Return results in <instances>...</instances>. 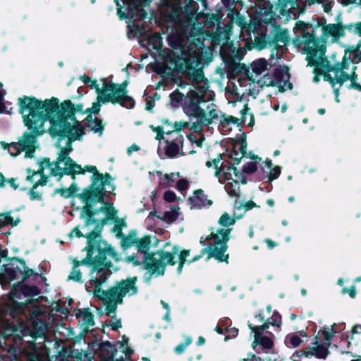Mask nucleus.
Returning a JSON list of instances; mask_svg holds the SVG:
<instances>
[{
	"mask_svg": "<svg viewBox=\"0 0 361 361\" xmlns=\"http://www.w3.org/2000/svg\"><path fill=\"white\" fill-rule=\"evenodd\" d=\"M302 343H303V340L295 334H289L285 338V343L288 347L291 346L293 348H296Z\"/></svg>",
	"mask_w": 361,
	"mask_h": 361,
	"instance_id": "8fccbe9b",
	"label": "nucleus"
},
{
	"mask_svg": "<svg viewBox=\"0 0 361 361\" xmlns=\"http://www.w3.org/2000/svg\"><path fill=\"white\" fill-rule=\"evenodd\" d=\"M18 105L24 125L30 130L23 133V139L18 141V145L21 150L25 152V158H33L36 149L34 145L36 137L45 132L43 129L44 123H42L43 118L41 116H37L38 112L30 106V104L23 96L18 99Z\"/></svg>",
	"mask_w": 361,
	"mask_h": 361,
	"instance_id": "f257e3e1",
	"label": "nucleus"
},
{
	"mask_svg": "<svg viewBox=\"0 0 361 361\" xmlns=\"http://www.w3.org/2000/svg\"><path fill=\"white\" fill-rule=\"evenodd\" d=\"M4 267H5L4 276L10 281H14L18 276L21 277L23 281H26L31 276L34 281L38 278V273L27 267L25 260L18 257H11V262Z\"/></svg>",
	"mask_w": 361,
	"mask_h": 361,
	"instance_id": "9d476101",
	"label": "nucleus"
},
{
	"mask_svg": "<svg viewBox=\"0 0 361 361\" xmlns=\"http://www.w3.org/2000/svg\"><path fill=\"white\" fill-rule=\"evenodd\" d=\"M247 326L248 328L255 334L254 341L252 343V348L255 350L257 353H259V351L256 350V348L258 345H260L262 351L264 353H268L274 347V341L271 338L262 334V331L268 329L267 323H264L259 325L253 324L250 322H248Z\"/></svg>",
	"mask_w": 361,
	"mask_h": 361,
	"instance_id": "4468645a",
	"label": "nucleus"
},
{
	"mask_svg": "<svg viewBox=\"0 0 361 361\" xmlns=\"http://www.w3.org/2000/svg\"><path fill=\"white\" fill-rule=\"evenodd\" d=\"M97 345L100 351L106 352L110 355V357H114L118 353L116 345L110 341H102L97 343Z\"/></svg>",
	"mask_w": 361,
	"mask_h": 361,
	"instance_id": "37998d69",
	"label": "nucleus"
},
{
	"mask_svg": "<svg viewBox=\"0 0 361 361\" xmlns=\"http://www.w3.org/2000/svg\"><path fill=\"white\" fill-rule=\"evenodd\" d=\"M246 133H243L242 136L233 143V151L229 157L233 159L236 165H238L243 157L247 154Z\"/></svg>",
	"mask_w": 361,
	"mask_h": 361,
	"instance_id": "b1692460",
	"label": "nucleus"
},
{
	"mask_svg": "<svg viewBox=\"0 0 361 361\" xmlns=\"http://www.w3.org/2000/svg\"><path fill=\"white\" fill-rule=\"evenodd\" d=\"M184 142V137L180 133H176V136L175 138L171 141L166 140V143L167 144L165 148V154L169 158H174L177 154H180L181 156L185 155L184 152H180L179 144L183 147Z\"/></svg>",
	"mask_w": 361,
	"mask_h": 361,
	"instance_id": "bb28decb",
	"label": "nucleus"
},
{
	"mask_svg": "<svg viewBox=\"0 0 361 361\" xmlns=\"http://www.w3.org/2000/svg\"><path fill=\"white\" fill-rule=\"evenodd\" d=\"M321 331L324 341H319L318 336H314V341L312 342L314 346H309L308 350L303 352L305 357L310 358L314 356L317 359L325 360L331 354V351L329 348L331 346V341L336 334V331L333 329L331 331H329L325 327H324Z\"/></svg>",
	"mask_w": 361,
	"mask_h": 361,
	"instance_id": "f8f14e48",
	"label": "nucleus"
},
{
	"mask_svg": "<svg viewBox=\"0 0 361 361\" xmlns=\"http://www.w3.org/2000/svg\"><path fill=\"white\" fill-rule=\"evenodd\" d=\"M83 174L85 172L92 173V175L91 176V183L87 185L86 188H83L82 192L83 196H86L89 194V192L92 188L94 186V183L98 180L99 177L102 176L99 175V172L98 171L97 167L92 165H86L83 168Z\"/></svg>",
	"mask_w": 361,
	"mask_h": 361,
	"instance_id": "e433bc0d",
	"label": "nucleus"
},
{
	"mask_svg": "<svg viewBox=\"0 0 361 361\" xmlns=\"http://www.w3.org/2000/svg\"><path fill=\"white\" fill-rule=\"evenodd\" d=\"M167 4L161 12L162 18L169 23H185L188 25L195 23L200 13L195 0H173Z\"/></svg>",
	"mask_w": 361,
	"mask_h": 361,
	"instance_id": "7ed1b4c3",
	"label": "nucleus"
},
{
	"mask_svg": "<svg viewBox=\"0 0 361 361\" xmlns=\"http://www.w3.org/2000/svg\"><path fill=\"white\" fill-rule=\"evenodd\" d=\"M91 246L93 248V254L97 252V255L94 256L98 267L100 275L111 274L110 269L113 267V264L110 260H107V255H110L116 262L120 260L119 254L115 250L114 247L109 244L102 238L94 239L91 242Z\"/></svg>",
	"mask_w": 361,
	"mask_h": 361,
	"instance_id": "423d86ee",
	"label": "nucleus"
},
{
	"mask_svg": "<svg viewBox=\"0 0 361 361\" xmlns=\"http://www.w3.org/2000/svg\"><path fill=\"white\" fill-rule=\"evenodd\" d=\"M308 61V65L310 66H314L319 68L324 71L334 72V65H332L327 57H321L317 59L316 57H310V59L306 58Z\"/></svg>",
	"mask_w": 361,
	"mask_h": 361,
	"instance_id": "72a5a7b5",
	"label": "nucleus"
},
{
	"mask_svg": "<svg viewBox=\"0 0 361 361\" xmlns=\"http://www.w3.org/2000/svg\"><path fill=\"white\" fill-rule=\"evenodd\" d=\"M351 62L353 61L351 60L350 57L347 56V55L345 54L341 62H336L334 64V73L338 74L339 72L348 69L349 65Z\"/></svg>",
	"mask_w": 361,
	"mask_h": 361,
	"instance_id": "09e8293b",
	"label": "nucleus"
},
{
	"mask_svg": "<svg viewBox=\"0 0 361 361\" xmlns=\"http://www.w3.org/2000/svg\"><path fill=\"white\" fill-rule=\"evenodd\" d=\"M109 276L108 274L99 275V277H92L91 281L95 286L93 293L96 297H99V293H102L105 299L107 300H112L114 303L117 306L118 304H122L123 302V298L126 295H123L121 293H114L111 289L109 288L107 290H104L102 288V283H105Z\"/></svg>",
	"mask_w": 361,
	"mask_h": 361,
	"instance_id": "f3484780",
	"label": "nucleus"
},
{
	"mask_svg": "<svg viewBox=\"0 0 361 361\" xmlns=\"http://www.w3.org/2000/svg\"><path fill=\"white\" fill-rule=\"evenodd\" d=\"M126 6L121 4L119 0H114L116 5L117 15L120 20H126L127 22L132 20H143L147 16V13L144 9L150 4L152 0H121Z\"/></svg>",
	"mask_w": 361,
	"mask_h": 361,
	"instance_id": "0eeeda50",
	"label": "nucleus"
},
{
	"mask_svg": "<svg viewBox=\"0 0 361 361\" xmlns=\"http://www.w3.org/2000/svg\"><path fill=\"white\" fill-rule=\"evenodd\" d=\"M99 175L102 176L99 177L94 183V186L90 190L88 195L93 196L97 200L102 201V195H108L105 186L108 185L111 188L110 192H113L116 187L113 183H111L113 178L109 173H102L99 172Z\"/></svg>",
	"mask_w": 361,
	"mask_h": 361,
	"instance_id": "6ab92c4d",
	"label": "nucleus"
},
{
	"mask_svg": "<svg viewBox=\"0 0 361 361\" xmlns=\"http://www.w3.org/2000/svg\"><path fill=\"white\" fill-rule=\"evenodd\" d=\"M171 102L173 106L181 104L186 99V97L178 90H175L170 94Z\"/></svg>",
	"mask_w": 361,
	"mask_h": 361,
	"instance_id": "603ef678",
	"label": "nucleus"
},
{
	"mask_svg": "<svg viewBox=\"0 0 361 361\" xmlns=\"http://www.w3.org/2000/svg\"><path fill=\"white\" fill-rule=\"evenodd\" d=\"M192 343V338L190 336H186L184 342L179 343L175 348L174 352L178 355L183 353L186 347Z\"/></svg>",
	"mask_w": 361,
	"mask_h": 361,
	"instance_id": "bf43d9fd",
	"label": "nucleus"
},
{
	"mask_svg": "<svg viewBox=\"0 0 361 361\" xmlns=\"http://www.w3.org/2000/svg\"><path fill=\"white\" fill-rule=\"evenodd\" d=\"M231 182H228L225 185V190H226L229 196L233 197H240V185L238 181L233 178H231Z\"/></svg>",
	"mask_w": 361,
	"mask_h": 361,
	"instance_id": "79ce46f5",
	"label": "nucleus"
},
{
	"mask_svg": "<svg viewBox=\"0 0 361 361\" xmlns=\"http://www.w3.org/2000/svg\"><path fill=\"white\" fill-rule=\"evenodd\" d=\"M151 238L149 235H145L142 238H137L136 242V247L139 252L144 255L143 268L151 272V274H156L157 273V264L155 262L150 261L147 259L149 255H152L154 257L156 253L149 252V250L151 246ZM150 275L146 281L149 283L151 279Z\"/></svg>",
	"mask_w": 361,
	"mask_h": 361,
	"instance_id": "dca6fc26",
	"label": "nucleus"
},
{
	"mask_svg": "<svg viewBox=\"0 0 361 361\" xmlns=\"http://www.w3.org/2000/svg\"><path fill=\"white\" fill-rule=\"evenodd\" d=\"M50 123L48 133L51 137H59V142H61L66 137H78L76 140H82L85 132L82 131V123L77 118H56L51 117L47 120Z\"/></svg>",
	"mask_w": 361,
	"mask_h": 361,
	"instance_id": "20e7f679",
	"label": "nucleus"
},
{
	"mask_svg": "<svg viewBox=\"0 0 361 361\" xmlns=\"http://www.w3.org/2000/svg\"><path fill=\"white\" fill-rule=\"evenodd\" d=\"M25 281H21L18 283L14 284L11 290V296L12 298H20V295L27 297V299L25 301L30 305H34L35 300L34 297L37 296L41 293V290L35 285L30 286L25 283Z\"/></svg>",
	"mask_w": 361,
	"mask_h": 361,
	"instance_id": "a211bd4d",
	"label": "nucleus"
},
{
	"mask_svg": "<svg viewBox=\"0 0 361 361\" xmlns=\"http://www.w3.org/2000/svg\"><path fill=\"white\" fill-rule=\"evenodd\" d=\"M147 44L151 46L152 49L156 51H160L162 48V38L158 33H154L147 39Z\"/></svg>",
	"mask_w": 361,
	"mask_h": 361,
	"instance_id": "c03bdc74",
	"label": "nucleus"
},
{
	"mask_svg": "<svg viewBox=\"0 0 361 361\" xmlns=\"http://www.w3.org/2000/svg\"><path fill=\"white\" fill-rule=\"evenodd\" d=\"M111 218V216H108L101 219H97V221L93 224L94 225V229L86 233L87 240L91 243L94 239L102 238L104 226L109 223Z\"/></svg>",
	"mask_w": 361,
	"mask_h": 361,
	"instance_id": "7c9ffc66",
	"label": "nucleus"
},
{
	"mask_svg": "<svg viewBox=\"0 0 361 361\" xmlns=\"http://www.w3.org/2000/svg\"><path fill=\"white\" fill-rule=\"evenodd\" d=\"M274 39L272 43L278 44V42L283 43L285 46H287L290 43V37L288 35V31L287 29H281L279 25L275 27L273 30Z\"/></svg>",
	"mask_w": 361,
	"mask_h": 361,
	"instance_id": "58836bf2",
	"label": "nucleus"
},
{
	"mask_svg": "<svg viewBox=\"0 0 361 361\" xmlns=\"http://www.w3.org/2000/svg\"><path fill=\"white\" fill-rule=\"evenodd\" d=\"M263 310H261L255 316V319L256 323L264 324L267 323L268 328L270 325L274 326L280 327L282 322L281 315L279 312L275 311L273 312L271 320L269 319H265L264 317L262 315Z\"/></svg>",
	"mask_w": 361,
	"mask_h": 361,
	"instance_id": "f704fd0d",
	"label": "nucleus"
},
{
	"mask_svg": "<svg viewBox=\"0 0 361 361\" xmlns=\"http://www.w3.org/2000/svg\"><path fill=\"white\" fill-rule=\"evenodd\" d=\"M0 217L4 218V224L5 226L11 225L12 226H16L18 225L20 221L19 219L14 220L13 218L10 215V213H2L0 214Z\"/></svg>",
	"mask_w": 361,
	"mask_h": 361,
	"instance_id": "680f3d73",
	"label": "nucleus"
},
{
	"mask_svg": "<svg viewBox=\"0 0 361 361\" xmlns=\"http://www.w3.org/2000/svg\"><path fill=\"white\" fill-rule=\"evenodd\" d=\"M227 18L233 19V22L241 29L246 28L248 26L245 17L240 14V11L235 7L228 10Z\"/></svg>",
	"mask_w": 361,
	"mask_h": 361,
	"instance_id": "4c0bfd02",
	"label": "nucleus"
},
{
	"mask_svg": "<svg viewBox=\"0 0 361 361\" xmlns=\"http://www.w3.org/2000/svg\"><path fill=\"white\" fill-rule=\"evenodd\" d=\"M232 231V228H219L216 230V232H212L209 235H208L205 240H214V243L213 244H209V245H212V247H221L223 245V240H224V253L228 250V242L230 240V233Z\"/></svg>",
	"mask_w": 361,
	"mask_h": 361,
	"instance_id": "5701e85b",
	"label": "nucleus"
},
{
	"mask_svg": "<svg viewBox=\"0 0 361 361\" xmlns=\"http://www.w3.org/2000/svg\"><path fill=\"white\" fill-rule=\"evenodd\" d=\"M114 102H116V100L111 98L109 94L97 95V101L92 103V107L86 109L84 111L83 114L85 113L94 114L95 115L99 114L101 110L102 104H107L110 102L113 104H116Z\"/></svg>",
	"mask_w": 361,
	"mask_h": 361,
	"instance_id": "2f4dec72",
	"label": "nucleus"
},
{
	"mask_svg": "<svg viewBox=\"0 0 361 361\" xmlns=\"http://www.w3.org/2000/svg\"><path fill=\"white\" fill-rule=\"evenodd\" d=\"M90 243H91L87 240V246L82 250V251L87 252L86 257L80 261L75 259L73 261V269H75L80 265H85L91 268L90 274L97 272V274H100L99 269L97 266V262L95 261L94 257L93 256V248Z\"/></svg>",
	"mask_w": 361,
	"mask_h": 361,
	"instance_id": "4be33fe9",
	"label": "nucleus"
},
{
	"mask_svg": "<svg viewBox=\"0 0 361 361\" xmlns=\"http://www.w3.org/2000/svg\"><path fill=\"white\" fill-rule=\"evenodd\" d=\"M281 169L280 166H274L271 169V171L267 174V178L269 182L279 178L281 174Z\"/></svg>",
	"mask_w": 361,
	"mask_h": 361,
	"instance_id": "69168bd1",
	"label": "nucleus"
},
{
	"mask_svg": "<svg viewBox=\"0 0 361 361\" xmlns=\"http://www.w3.org/2000/svg\"><path fill=\"white\" fill-rule=\"evenodd\" d=\"M104 90L109 91V95L111 98L114 99L116 104H119L126 109H133L135 105L134 99L128 94V90L127 87L129 84L128 80H124L121 83H115L114 82H106V79L103 80Z\"/></svg>",
	"mask_w": 361,
	"mask_h": 361,
	"instance_id": "9b49d317",
	"label": "nucleus"
},
{
	"mask_svg": "<svg viewBox=\"0 0 361 361\" xmlns=\"http://www.w3.org/2000/svg\"><path fill=\"white\" fill-rule=\"evenodd\" d=\"M224 240H223V245L221 247H212V245H208L207 247L203 248L200 251L201 258L204 254L208 253L207 259L214 257L219 262L228 263L229 255L224 253Z\"/></svg>",
	"mask_w": 361,
	"mask_h": 361,
	"instance_id": "393cba45",
	"label": "nucleus"
},
{
	"mask_svg": "<svg viewBox=\"0 0 361 361\" xmlns=\"http://www.w3.org/2000/svg\"><path fill=\"white\" fill-rule=\"evenodd\" d=\"M23 97L32 105L31 106L38 112L37 116H41L43 118L42 123H45L51 117L75 119L76 113L83 114L84 112L82 104H75L70 99L59 103V99L54 97L44 101L34 96L24 95Z\"/></svg>",
	"mask_w": 361,
	"mask_h": 361,
	"instance_id": "f03ea898",
	"label": "nucleus"
},
{
	"mask_svg": "<svg viewBox=\"0 0 361 361\" xmlns=\"http://www.w3.org/2000/svg\"><path fill=\"white\" fill-rule=\"evenodd\" d=\"M235 223V219L231 217L227 212H224L218 220V224L224 227L233 226Z\"/></svg>",
	"mask_w": 361,
	"mask_h": 361,
	"instance_id": "864d4df0",
	"label": "nucleus"
},
{
	"mask_svg": "<svg viewBox=\"0 0 361 361\" xmlns=\"http://www.w3.org/2000/svg\"><path fill=\"white\" fill-rule=\"evenodd\" d=\"M87 355L86 353L78 349H72L67 353L66 361H82ZM91 361V360H89Z\"/></svg>",
	"mask_w": 361,
	"mask_h": 361,
	"instance_id": "de8ad7c7",
	"label": "nucleus"
},
{
	"mask_svg": "<svg viewBox=\"0 0 361 361\" xmlns=\"http://www.w3.org/2000/svg\"><path fill=\"white\" fill-rule=\"evenodd\" d=\"M77 197H78L82 202L85 204V205L81 208L80 212V218H83L85 219V224L82 228H84L90 225H93V224L97 221L95 216L99 212H103L104 210L102 207L94 209V206L97 203H100L102 204H107L105 200L109 197V195H102V201L97 200L93 196L90 195L83 196V192L78 193V195H77Z\"/></svg>",
	"mask_w": 361,
	"mask_h": 361,
	"instance_id": "ddd939ff",
	"label": "nucleus"
},
{
	"mask_svg": "<svg viewBox=\"0 0 361 361\" xmlns=\"http://www.w3.org/2000/svg\"><path fill=\"white\" fill-rule=\"evenodd\" d=\"M286 75V69L284 66L281 68H276L273 71L274 79L271 80L267 86L276 87L278 82H282L284 80V76Z\"/></svg>",
	"mask_w": 361,
	"mask_h": 361,
	"instance_id": "a19ab883",
	"label": "nucleus"
},
{
	"mask_svg": "<svg viewBox=\"0 0 361 361\" xmlns=\"http://www.w3.org/2000/svg\"><path fill=\"white\" fill-rule=\"evenodd\" d=\"M268 62L264 59L261 58L255 61L252 64V71L257 75L262 74L267 68Z\"/></svg>",
	"mask_w": 361,
	"mask_h": 361,
	"instance_id": "a18cd8bd",
	"label": "nucleus"
},
{
	"mask_svg": "<svg viewBox=\"0 0 361 361\" xmlns=\"http://www.w3.org/2000/svg\"><path fill=\"white\" fill-rule=\"evenodd\" d=\"M232 70L235 74H247L249 72L248 67L245 63H235L232 68Z\"/></svg>",
	"mask_w": 361,
	"mask_h": 361,
	"instance_id": "338daca9",
	"label": "nucleus"
},
{
	"mask_svg": "<svg viewBox=\"0 0 361 361\" xmlns=\"http://www.w3.org/2000/svg\"><path fill=\"white\" fill-rule=\"evenodd\" d=\"M202 189H197L193 192L194 197H188V201L191 209H201L206 205L210 206L213 204L212 200L207 199Z\"/></svg>",
	"mask_w": 361,
	"mask_h": 361,
	"instance_id": "cd10ccee",
	"label": "nucleus"
},
{
	"mask_svg": "<svg viewBox=\"0 0 361 361\" xmlns=\"http://www.w3.org/2000/svg\"><path fill=\"white\" fill-rule=\"evenodd\" d=\"M94 123H95V125L91 128V130L102 135L104 130V124L102 123V119L95 117Z\"/></svg>",
	"mask_w": 361,
	"mask_h": 361,
	"instance_id": "052dcab7",
	"label": "nucleus"
},
{
	"mask_svg": "<svg viewBox=\"0 0 361 361\" xmlns=\"http://www.w3.org/2000/svg\"><path fill=\"white\" fill-rule=\"evenodd\" d=\"M202 101V96L196 91L191 90L190 95L183 102L184 112L189 116L197 117L204 115V109L200 106Z\"/></svg>",
	"mask_w": 361,
	"mask_h": 361,
	"instance_id": "aec40b11",
	"label": "nucleus"
},
{
	"mask_svg": "<svg viewBox=\"0 0 361 361\" xmlns=\"http://www.w3.org/2000/svg\"><path fill=\"white\" fill-rule=\"evenodd\" d=\"M221 18L222 15L219 13H212L209 15L204 21V25L209 27L215 25L219 27V25L221 24Z\"/></svg>",
	"mask_w": 361,
	"mask_h": 361,
	"instance_id": "3c124183",
	"label": "nucleus"
},
{
	"mask_svg": "<svg viewBox=\"0 0 361 361\" xmlns=\"http://www.w3.org/2000/svg\"><path fill=\"white\" fill-rule=\"evenodd\" d=\"M57 137V142L55 144L56 147L61 149V151L59 152V156L56 159L57 164L63 163V160L66 158V156H68L69 153H71L73 148L72 147L73 142L75 141L78 137H71L70 136L66 137L67 138L66 146L65 147H62L60 144L61 142H59V137Z\"/></svg>",
	"mask_w": 361,
	"mask_h": 361,
	"instance_id": "473e14b6",
	"label": "nucleus"
},
{
	"mask_svg": "<svg viewBox=\"0 0 361 361\" xmlns=\"http://www.w3.org/2000/svg\"><path fill=\"white\" fill-rule=\"evenodd\" d=\"M97 298L103 300L104 305H105V312L106 315L109 316L111 314H114L111 316V318L114 319L116 317V311L117 309L116 304L114 303L112 300H107V299H105V297L103 296L102 293H99V297Z\"/></svg>",
	"mask_w": 361,
	"mask_h": 361,
	"instance_id": "49530a36",
	"label": "nucleus"
},
{
	"mask_svg": "<svg viewBox=\"0 0 361 361\" xmlns=\"http://www.w3.org/2000/svg\"><path fill=\"white\" fill-rule=\"evenodd\" d=\"M82 318L83 324L92 326L94 325V314L90 311L89 308H87L84 312Z\"/></svg>",
	"mask_w": 361,
	"mask_h": 361,
	"instance_id": "e2e57ef3",
	"label": "nucleus"
},
{
	"mask_svg": "<svg viewBox=\"0 0 361 361\" xmlns=\"http://www.w3.org/2000/svg\"><path fill=\"white\" fill-rule=\"evenodd\" d=\"M137 231L136 230H130L127 235L123 240H121V246L123 250H126L130 248L132 245H135L137 239L136 238Z\"/></svg>",
	"mask_w": 361,
	"mask_h": 361,
	"instance_id": "ea45409f",
	"label": "nucleus"
},
{
	"mask_svg": "<svg viewBox=\"0 0 361 361\" xmlns=\"http://www.w3.org/2000/svg\"><path fill=\"white\" fill-rule=\"evenodd\" d=\"M284 68L286 69V75L287 78H286V80H284L283 81V85H280L279 86V91L281 92H285L286 90L285 87H286L287 89L289 90H291L293 88V85L292 82H290L289 81L290 75V73L288 72V68L286 66H284Z\"/></svg>",
	"mask_w": 361,
	"mask_h": 361,
	"instance_id": "4d7b16f0",
	"label": "nucleus"
},
{
	"mask_svg": "<svg viewBox=\"0 0 361 361\" xmlns=\"http://www.w3.org/2000/svg\"><path fill=\"white\" fill-rule=\"evenodd\" d=\"M44 166H41V168H39L37 170V175H39L41 178L33 184L34 188H37L38 186H44L47 185L49 177L44 174Z\"/></svg>",
	"mask_w": 361,
	"mask_h": 361,
	"instance_id": "6e6d98bb",
	"label": "nucleus"
},
{
	"mask_svg": "<svg viewBox=\"0 0 361 361\" xmlns=\"http://www.w3.org/2000/svg\"><path fill=\"white\" fill-rule=\"evenodd\" d=\"M178 213L175 210L166 211L162 216H157V219L166 222H173L178 219Z\"/></svg>",
	"mask_w": 361,
	"mask_h": 361,
	"instance_id": "5fc2aeb1",
	"label": "nucleus"
},
{
	"mask_svg": "<svg viewBox=\"0 0 361 361\" xmlns=\"http://www.w3.org/2000/svg\"><path fill=\"white\" fill-rule=\"evenodd\" d=\"M16 298L12 300L4 307H0V324L4 329L5 336H9L17 331V326L12 319H16L20 315L26 316L29 304L26 302H18Z\"/></svg>",
	"mask_w": 361,
	"mask_h": 361,
	"instance_id": "39448f33",
	"label": "nucleus"
},
{
	"mask_svg": "<svg viewBox=\"0 0 361 361\" xmlns=\"http://www.w3.org/2000/svg\"><path fill=\"white\" fill-rule=\"evenodd\" d=\"M257 170V163L255 161H250L244 164L243 166V172L247 174L254 173Z\"/></svg>",
	"mask_w": 361,
	"mask_h": 361,
	"instance_id": "0e129e2a",
	"label": "nucleus"
},
{
	"mask_svg": "<svg viewBox=\"0 0 361 361\" xmlns=\"http://www.w3.org/2000/svg\"><path fill=\"white\" fill-rule=\"evenodd\" d=\"M323 33L326 36L331 35L334 38H339L345 36V31L343 30L341 23L336 24L330 23L323 27Z\"/></svg>",
	"mask_w": 361,
	"mask_h": 361,
	"instance_id": "c9c22d12",
	"label": "nucleus"
},
{
	"mask_svg": "<svg viewBox=\"0 0 361 361\" xmlns=\"http://www.w3.org/2000/svg\"><path fill=\"white\" fill-rule=\"evenodd\" d=\"M233 20L229 19L226 25L221 26L219 25L216 32L212 36L214 42L219 44L222 41H227L233 34Z\"/></svg>",
	"mask_w": 361,
	"mask_h": 361,
	"instance_id": "a878e982",
	"label": "nucleus"
},
{
	"mask_svg": "<svg viewBox=\"0 0 361 361\" xmlns=\"http://www.w3.org/2000/svg\"><path fill=\"white\" fill-rule=\"evenodd\" d=\"M250 110V108L248 106L247 104L243 106L242 110H240L241 118L239 119L233 116H226L225 114L221 115L223 120L221 121V126L222 128H225L226 125H229L231 123L236 125L238 127H241L245 124L246 116L248 114V111Z\"/></svg>",
	"mask_w": 361,
	"mask_h": 361,
	"instance_id": "c756f323",
	"label": "nucleus"
},
{
	"mask_svg": "<svg viewBox=\"0 0 361 361\" xmlns=\"http://www.w3.org/2000/svg\"><path fill=\"white\" fill-rule=\"evenodd\" d=\"M187 138L190 141L191 144H195L198 147H202L203 142L205 140L204 133L200 134V137L197 139L192 133L187 135Z\"/></svg>",
	"mask_w": 361,
	"mask_h": 361,
	"instance_id": "13d9d810",
	"label": "nucleus"
},
{
	"mask_svg": "<svg viewBox=\"0 0 361 361\" xmlns=\"http://www.w3.org/2000/svg\"><path fill=\"white\" fill-rule=\"evenodd\" d=\"M338 73L340 74H335L336 84L338 83L341 87L345 82L349 80V76L348 73L345 71H341Z\"/></svg>",
	"mask_w": 361,
	"mask_h": 361,
	"instance_id": "774afa93",
	"label": "nucleus"
},
{
	"mask_svg": "<svg viewBox=\"0 0 361 361\" xmlns=\"http://www.w3.org/2000/svg\"><path fill=\"white\" fill-rule=\"evenodd\" d=\"M300 37L303 38V42L305 44L304 49L305 53L307 54V59H310V57H316L317 51L314 48L312 47L313 45L319 44V39L316 37V34L310 33L307 31L302 33Z\"/></svg>",
	"mask_w": 361,
	"mask_h": 361,
	"instance_id": "c85d7f7f",
	"label": "nucleus"
},
{
	"mask_svg": "<svg viewBox=\"0 0 361 361\" xmlns=\"http://www.w3.org/2000/svg\"><path fill=\"white\" fill-rule=\"evenodd\" d=\"M137 281V277H128L127 279H122L121 281H117L116 285L110 287L114 293H119L123 295H126L128 293L129 295H136L138 292V288L136 286Z\"/></svg>",
	"mask_w": 361,
	"mask_h": 361,
	"instance_id": "412c9836",
	"label": "nucleus"
},
{
	"mask_svg": "<svg viewBox=\"0 0 361 361\" xmlns=\"http://www.w3.org/2000/svg\"><path fill=\"white\" fill-rule=\"evenodd\" d=\"M179 250L180 247L178 245H174L171 252L157 251V254L159 255V259H157L152 255L148 256L147 259L157 264L156 276H164L166 265L173 266L177 263L176 255L178 254Z\"/></svg>",
	"mask_w": 361,
	"mask_h": 361,
	"instance_id": "2eb2a0df",
	"label": "nucleus"
},
{
	"mask_svg": "<svg viewBox=\"0 0 361 361\" xmlns=\"http://www.w3.org/2000/svg\"><path fill=\"white\" fill-rule=\"evenodd\" d=\"M166 60L174 66V68L180 73L188 72L189 78L197 82H202L206 78L204 71L201 68H195L192 66V62L190 56H182L171 52L166 56Z\"/></svg>",
	"mask_w": 361,
	"mask_h": 361,
	"instance_id": "1a4fd4ad",
	"label": "nucleus"
},
{
	"mask_svg": "<svg viewBox=\"0 0 361 361\" xmlns=\"http://www.w3.org/2000/svg\"><path fill=\"white\" fill-rule=\"evenodd\" d=\"M32 331L30 336L32 341L25 342L23 338H20L21 343L18 347L19 358L20 361H49L47 354L44 353L36 343L37 336L44 335L43 331Z\"/></svg>",
	"mask_w": 361,
	"mask_h": 361,
	"instance_id": "6e6552de",
	"label": "nucleus"
}]
</instances>
